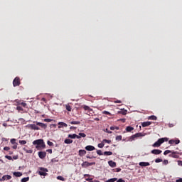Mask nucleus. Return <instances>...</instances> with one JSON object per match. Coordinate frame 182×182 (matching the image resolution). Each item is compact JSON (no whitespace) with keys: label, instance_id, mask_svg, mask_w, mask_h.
<instances>
[{"label":"nucleus","instance_id":"f257e3e1","mask_svg":"<svg viewBox=\"0 0 182 182\" xmlns=\"http://www.w3.org/2000/svg\"><path fill=\"white\" fill-rule=\"evenodd\" d=\"M33 146H36V149L39 150L41 147L42 149H45L46 145H45V141H43V139H37L33 141Z\"/></svg>","mask_w":182,"mask_h":182},{"label":"nucleus","instance_id":"f03ea898","mask_svg":"<svg viewBox=\"0 0 182 182\" xmlns=\"http://www.w3.org/2000/svg\"><path fill=\"white\" fill-rule=\"evenodd\" d=\"M164 141H168V138H161L158 139L152 146L153 147H160Z\"/></svg>","mask_w":182,"mask_h":182},{"label":"nucleus","instance_id":"7ed1b4c3","mask_svg":"<svg viewBox=\"0 0 182 182\" xmlns=\"http://www.w3.org/2000/svg\"><path fill=\"white\" fill-rule=\"evenodd\" d=\"M38 174L40 176H48V168H40V171H38Z\"/></svg>","mask_w":182,"mask_h":182},{"label":"nucleus","instance_id":"20e7f679","mask_svg":"<svg viewBox=\"0 0 182 182\" xmlns=\"http://www.w3.org/2000/svg\"><path fill=\"white\" fill-rule=\"evenodd\" d=\"M27 129H30L31 130H41L38 127H37L35 124H31L26 126Z\"/></svg>","mask_w":182,"mask_h":182},{"label":"nucleus","instance_id":"39448f33","mask_svg":"<svg viewBox=\"0 0 182 182\" xmlns=\"http://www.w3.org/2000/svg\"><path fill=\"white\" fill-rule=\"evenodd\" d=\"M95 164H96V162H87V161H85L82 164V167H84L85 168H86V167H89L90 166H95Z\"/></svg>","mask_w":182,"mask_h":182},{"label":"nucleus","instance_id":"423d86ee","mask_svg":"<svg viewBox=\"0 0 182 182\" xmlns=\"http://www.w3.org/2000/svg\"><path fill=\"white\" fill-rule=\"evenodd\" d=\"M19 85H21V81L19 80V77H16L13 81V85L16 87V86H19Z\"/></svg>","mask_w":182,"mask_h":182},{"label":"nucleus","instance_id":"0eeeda50","mask_svg":"<svg viewBox=\"0 0 182 182\" xmlns=\"http://www.w3.org/2000/svg\"><path fill=\"white\" fill-rule=\"evenodd\" d=\"M143 136V134L141 133H136L134 135H132L131 137H130V140L131 141H132V140H134L135 139H136L137 137H141Z\"/></svg>","mask_w":182,"mask_h":182},{"label":"nucleus","instance_id":"6e6552de","mask_svg":"<svg viewBox=\"0 0 182 182\" xmlns=\"http://www.w3.org/2000/svg\"><path fill=\"white\" fill-rule=\"evenodd\" d=\"M12 178V176L11 175H4L2 176L1 178H0V181H5V180H11Z\"/></svg>","mask_w":182,"mask_h":182},{"label":"nucleus","instance_id":"1a4fd4ad","mask_svg":"<svg viewBox=\"0 0 182 182\" xmlns=\"http://www.w3.org/2000/svg\"><path fill=\"white\" fill-rule=\"evenodd\" d=\"M161 150L160 149H153L151 153L152 154H155V155H159V154H161Z\"/></svg>","mask_w":182,"mask_h":182},{"label":"nucleus","instance_id":"9d476101","mask_svg":"<svg viewBox=\"0 0 182 182\" xmlns=\"http://www.w3.org/2000/svg\"><path fill=\"white\" fill-rule=\"evenodd\" d=\"M38 156L40 159H45L46 157V152L45 151L38 152Z\"/></svg>","mask_w":182,"mask_h":182},{"label":"nucleus","instance_id":"9b49d317","mask_svg":"<svg viewBox=\"0 0 182 182\" xmlns=\"http://www.w3.org/2000/svg\"><path fill=\"white\" fill-rule=\"evenodd\" d=\"M174 143H175V144H178L180 143V140L179 139H176V140L171 139L168 141L169 144H174Z\"/></svg>","mask_w":182,"mask_h":182},{"label":"nucleus","instance_id":"f8f14e48","mask_svg":"<svg viewBox=\"0 0 182 182\" xmlns=\"http://www.w3.org/2000/svg\"><path fill=\"white\" fill-rule=\"evenodd\" d=\"M62 127H68V124L65 122H58V129H62Z\"/></svg>","mask_w":182,"mask_h":182},{"label":"nucleus","instance_id":"ddd939ff","mask_svg":"<svg viewBox=\"0 0 182 182\" xmlns=\"http://www.w3.org/2000/svg\"><path fill=\"white\" fill-rule=\"evenodd\" d=\"M95 149V146L92 145H88L85 146V150H87V151H93V150Z\"/></svg>","mask_w":182,"mask_h":182},{"label":"nucleus","instance_id":"4468645a","mask_svg":"<svg viewBox=\"0 0 182 182\" xmlns=\"http://www.w3.org/2000/svg\"><path fill=\"white\" fill-rule=\"evenodd\" d=\"M139 164L141 167H147L148 166H150V163L149 162H140Z\"/></svg>","mask_w":182,"mask_h":182},{"label":"nucleus","instance_id":"2eb2a0df","mask_svg":"<svg viewBox=\"0 0 182 182\" xmlns=\"http://www.w3.org/2000/svg\"><path fill=\"white\" fill-rule=\"evenodd\" d=\"M150 124H151V122H144L141 123L142 127H147L150 126Z\"/></svg>","mask_w":182,"mask_h":182},{"label":"nucleus","instance_id":"dca6fc26","mask_svg":"<svg viewBox=\"0 0 182 182\" xmlns=\"http://www.w3.org/2000/svg\"><path fill=\"white\" fill-rule=\"evenodd\" d=\"M78 154L79 156H80V157H82V156H85V154H86V151L83 149H80L78 151Z\"/></svg>","mask_w":182,"mask_h":182},{"label":"nucleus","instance_id":"f3484780","mask_svg":"<svg viewBox=\"0 0 182 182\" xmlns=\"http://www.w3.org/2000/svg\"><path fill=\"white\" fill-rule=\"evenodd\" d=\"M108 164L110 167L114 168L116 167V162L113 161H108Z\"/></svg>","mask_w":182,"mask_h":182},{"label":"nucleus","instance_id":"a211bd4d","mask_svg":"<svg viewBox=\"0 0 182 182\" xmlns=\"http://www.w3.org/2000/svg\"><path fill=\"white\" fill-rule=\"evenodd\" d=\"M169 156L170 157H173V159H177L178 157L176 151H172Z\"/></svg>","mask_w":182,"mask_h":182},{"label":"nucleus","instance_id":"6ab92c4d","mask_svg":"<svg viewBox=\"0 0 182 182\" xmlns=\"http://www.w3.org/2000/svg\"><path fill=\"white\" fill-rule=\"evenodd\" d=\"M36 125L40 126V127H42L43 129H46L47 127L46 124L41 122H36Z\"/></svg>","mask_w":182,"mask_h":182},{"label":"nucleus","instance_id":"aec40b11","mask_svg":"<svg viewBox=\"0 0 182 182\" xmlns=\"http://www.w3.org/2000/svg\"><path fill=\"white\" fill-rule=\"evenodd\" d=\"M64 143H65V144H72V143H73V140L66 139H65Z\"/></svg>","mask_w":182,"mask_h":182},{"label":"nucleus","instance_id":"412c9836","mask_svg":"<svg viewBox=\"0 0 182 182\" xmlns=\"http://www.w3.org/2000/svg\"><path fill=\"white\" fill-rule=\"evenodd\" d=\"M13 174L15 177H22V173L21 172H14Z\"/></svg>","mask_w":182,"mask_h":182},{"label":"nucleus","instance_id":"4be33fe9","mask_svg":"<svg viewBox=\"0 0 182 182\" xmlns=\"http://www.w3.org/2000/svg\"><path fill=\"white\" fill-rule=\"evenodd\" d=\"M126 130L127 132H133V130H134V128H133V127L129 126V127H127Z\"/></svg>","mask_w":182,"mask_h":182},{"label":"nucleus","instance_id":"5701e85b","mask_svg":"<svg viewBox=\"0 0 182 182\" xmlns=\"http://www.w3.org/2000/svg\"><path fill=\"white\" fill-rule=\"evenodd\" d=\"M149 120H157V117L152 115L148 117Z\"/></svg>","mask_w":182,"mask_h":182},{"label":"nucleus","instance_id":"b1692460","mask_svg":"<svg viewBox=\"0 0 182 182\" xmlns=\"http://www.w3.org/2000/svg\"><path fill=\"white\" fill-rule=\"evenodd\" d=\"M65 108H66V110H68V112H72V107H70L69 104L65 105Z\"/></svg>","mask_w":182,"mask_h":182},{"label":"nucleus","instance_id":"393cba45","mask_svg":"<svg viewBox=\"0 0 182 182\" xmlns=\"http://www.w3.org/2000/svg\"><path fill=\"white\" fill-rule=\"evenodd\" d=\"M97 146H98L99 149H103V147H105V143L103 142V141H102V142L98 144Z\"/></svg>","mask_w":182,"mask_h":182},{"label":"nucleus","instance_id":"a878e982","mask_svg":"<svg viewBox=\"0 0 182 182\" xmlns=\"http://www.w3.org/2000/svg\"><path fill=\"white\" fill-rule=\"evenodd\" d=\"M114 181H117V178H112L106 181V182H114Z\"/></svg>","mask_w":182,"mask_h":182},{"label":"nucleus","instance_id":"bb28decb","mask_svg":"<svg viewBox=\"0 0 182 182\" xmlns=\"http://www.w3.org/2000/svg\"><path fill=\"white\" fill-rule=\"evenodd\" d=\"M113 154V152L112 151H105L104 152V156H112Z\"/></svg>","mask_w":182,"mask_h":182},{"label":"nucleus","instance_id":"cd10ccee","mask_svg":"<svg viewBox=\"0 0 182 182\" xmlns=\"http://www.w3.org/2000/svg\"><path fill=\"white\" fill-rule=\"evenodd\" d=\"M83 109H84V110H88V111L92 110V109H90V107H89L87 105H84Z\"/></svg>","mask_w":182,"mask_h":182},{"label":"nucleus","instance_id":"c85d7f7f","mask_svg":"<svg viewBox=\"0 0 182 182\" xmlns=\"http://www.w3.org/2000/svg\"><path fill=\"white\" fill-rule=\"evenodd\" d=\"M169 153H173V151H171V150H166V151L164 152V156H167V154H169Z\"/></svg>","mask_w":182,"mask_h":182},{"label":"nucleus","instance_id":"c756f323","mask_svg":"<svg viewBox=\"0 0 182 182\" xmlns=\"http://www.w3.org/2000/svg\"><path fill=\"white\" fill-rule=\"evenodd\" d=\"M70 123V124H80V122H79V121H72Z\"/></svg>","mask_w":182,"mask_h":182},{"label":"nucleus","instance_id":"7c9ffc66","mask_svg":"<svg viewBox=\"0 0 182 182\" xmlns=\"http://www.w3.org/2000/svg\"><path fill=\"white\" fill-rule=\"evenodd\" d=\"M68 137L70 139H76V134H69Z\"/></svg>","mask_w":182,"mask_h":182},{"label":"nucleus","instance_id":"2f4dec72","mask_svg":"<svg viewBox=\"0 0 182 182\" xmlns=\"http://www.w3.org/2000/svg\"><path fill=\"white\" fill-rule=\"evenodd\" d=\"M57 180H60L61 181H65V178H63L62 176H57Z\"/></svg>","mask_w":182,"mask_h":182},{"label":"nucleus","instance_id":"473e14b6","mask_svg":"<svg viewBox=\"0 0 182 182\" xmlns=\"http://www.w3.org/2000/svg\"><path fill=\"white\" fill-rule=\"evenodd\" d=\"M29 181V177L23 178L21 179V182H27Z\"/></svg>","mask_w":182,"mask_h":182},{"label":"nucleus","instance_id":"72a5a7b5","mask_svg":"<svg viewBox=\"0 0 182 182\" xmlns=\"http://www.w3.org/2000/svg\"><path fill=\"white\" fill-rule=\"evenodd\" d=\"M11 144H18V143H16V139H11Z\"/></svg>","mask_w":182,"mask_h":182},{"label":"nucleus","instance_id":"f704fd0d","mask_svg":"<svg viewBox=\"0 0 182 182\" xmlns=\"http://www.w3.org/2000/svg\"><path fill=\"white\" fill-rule=\"evenodd\" d=\"M103 143H107L108 144H110V143H112L111 140H107V139H104L102 140Z\"/></svg>","mask_w":182,"mask_h":182},{"label":"nucleus","instance_id":"c9c22d12","mask_svg":"<svg viewBox=\"0 0 182 182\" xmlns=\"http://www.w3.org/2000/svg\"><path fill=\"white\" fill-rule=\"evenodd\" d=\"M97 154L98 156H103V152H102V150H97Z\"/></svg>","mask_w":182,"mask_h":182},{"label":"nucleus","instance_id":"e433bc0d","mask_svg":"<svg viewBox=\"0 0 182 182\" xmlns=\"http://www.w3.org/2000/svg\"><path fill=\"white\" fill-rule=\"evenodd\" d=\"M119 127H110V130H119Z\"/></svg>","mask_w":182,"mask_h":182},{"label":"nucleus","instance_id":"4c0bfd02","mask_svg":"<svg viewBox=\"0 0 182 182\" xmlns=\"http://www.w3.org/2000/svg\"><path fill=\"white\" fill-rule=\"evenodd\" d=\"M16 110H18V112H22L23 110V108H22V107L21 106H18L16 107Z\"/></svg>","mask_w":182,"mask_h":182},{"label":"nucleus","instance_id":"58836bf2","mask_svg":"<svg viewBox=\"0 0 182 182\" xmlns=\"http://www.w3.org/2000/svg\"><path fill=\"white\" fill-rule=\"evenodd\" d=\"M19 144L21 145L26 144V140H20Z\"/></svg>","mask_w":182,"mask_h":182},{"label":"nucleus","instance_id":"ea45409f","mask_svg":"<svg viewBox=\"0 0 182 182\" xmlns=\"http://www.w3.org/2000/svg\"><path fill=\"white\" fill-rule=\"evenodd\" d=\"M163 161V159L158 158L155 160V163H161Z\"/></svg>","mask_w":182,"mask_h":182},{"label":"nucleus","instance_id":"a19ab883","mask_svg":"<svg viewBox=\"0 0 182 182\" xmlns=\"http://www.w3.org/2000/svg\"><path fill=\"white\" fill-rule=\"evenodd\" d=\"M79 136H80V138L81 137L85 138V137H86V134H85V133H79Z\"/></svg>","mask_w":182,"mask_h":182},{"label":"nucleus","instance_id":"79ce46f5","mask_svg":"<svg viewBox=\"0 0 182 182\" xmlns=\"http://www.w3.org/2000/svg\"><path fill=\"white\" fill-rule=\"evenodd\" d=\"M121 113H122V114H127V110H126V109H122V111H121Z\"/></svg>","mask_w":182,"mask_h":182},{"label":"nucleus","instance_id":"37998d69","mask_svg":"<svg viewBox=\"0 0 182 182\" xmlns=\"http://www.w3.org/2000/svg\"><path fill=\"white\" fill-rule=\"evenodd\" d=\"M163 164H164L165 166H167V164H168V160L167 159L164 160Z\"/></svg>","mask_w":182,"mask_h":182},{"label":"nucleus","instance_id":"c03bdc74","mask_svg":"<svg viewBox=\"0 0 182 182\" xmlns=\"http://www.w3.org/2000/svg\"><path fill=\"white\" fill-rule=\"evenodd\" d=\"M26 153L32 154V153H33V150H32V149H27V150H26Z\"/></svg>","mask_w":182,"mask_h":182},{"label":"nucleus","instance_id":"a18cd8bd","mask_svg":"<svg viewBox=\"0 0 182 182\" xmlns=\"http://www.w3.org/2000/svg\"><path fill=\"white\" fill-rule=\"evenodd\" d=\"M115 139L116 140L120 141L122 140V136L121 135L117 136Z\"/></svg>","mask_w":182,"mask_h":182},{"label":"nucleus","instance_id":"49530a36","mask_svg":"<svg viewBox=\"0 0 182 182\" xmlns=\"http://www.w3.org/2000/svg\"><path fill=\"white\" fill-rule=\"evenodd\" d=\"M4 150H5V151H8L9 150H11V148L9 146H5Z\"/></svg>","mask_w":182,"mask_h":182},{"label":"nucleus","instance_id":"de8ad7c7","mask_svg":"<svg viewBox=\"0 0 182 182\" xmlns=\"http://www.w3.org/2000/svg\"><path fill=\"white\" fill-rule=\"evenodd\" d=\"M47 144H48V146H53V142H51L50 141H47Z\"/></svg>","mask_w":182,"mask_h":182},{"label":"nucleus","instance_id":"09e8293b","mask_svg":"<svg viewBox=\"0 0 182 182\" xmlns=\"http://www.w3.org/2000/svg\"><path fill=\"white\" fill-rule=\"evenodd\" d=\"M44 122H47L48 123H50V122H52V119H45Z\"/></svg>","mask_w":182,"mask_h":182},{"label":"nucleus","instance_id":"8fccbe9b","mask_svg":"<svg viewBox=\"0 0 182 182\" xmlns=\"http://www.w3.org/2000/svg\"><path fill=\"white\" fill-rule=\"evenodd\" d=\"M13 149H14V150H16V149H18V144H14V145L13 146Z\"/></svg>","mask_w":182,"mask_h":182},{"label":"nucleus","instance_id":"3c124183","mask_svg":"<svg viewBox=\"0 0 182 182\" xmlns=\"http://www.w3.org/2000/svg\"><path fill=\"white\" fill-rule=\"evenodd\" d=\"M105 132L106 133H109V134H112V131H109L108 129H105Z\"/></svg>","mask_w":182,"mask_h":182},{"label":"nucleus","instance_id":"603ef678","mask_svg":"<svg viewBox=\"0 0 182 182\" xmlns=\"http://www.w3.org/2000/svg\"><path fill=\"white\" fill-rule=\"evenodd\" d=\"M5 157H6V159H7L8 160H12V156H6Z\"/></svg>","mask_w":182,"mask_h":182},{"label":"nucleus","instance_id":"864d4df0","mask_svg":"<svg viewBox=\"0 0 182 182\" xmlns=\"http://www.w3.org/2000/svg\"><path fill=\"white\" fill-rule=\"evenodd\" d=\"M117 182H126L124 180H123L122 178H119L117 181Z\"/></svg>","mask_w":182,"mask_h":182},{"label":"nucleus","instance_id":"5fc2aeb1","mask_svg":"<svg viewBox=\"0 0 182 182\" xmlns=\"http://www.w3.org/2000/svg\"><path fill=\"white\" fill-rule=\"evenodd\" d=\"M21 106H23V107H26V103L21 102Z\"/></svg>","mask_w":182,"mask_h":182},{"label":"nucleus","instance_id":"6e6d98bb","mask_svg":"<svg viewBox=\"0 0 182 182\" xmlns=\"http://www.w3.org/2000/svg\"><path fill=\"white\" fill-rule=\"evenodd\" d=\"M178 166H182V161H178Z\"/></svg>","mask_w":182,"mask_h":182},{"label":"nucleus","instance_id":"4d7b16f0","mask_svg":"<svg viewBox=\"0 0 182 182\" xmlns=\"http://www.w3.org/2000/svg\"><path fill=\"white\" fill-rule=\"evenodd\" d=\"M87 159H95V156H87Z\"/></svg>","mask_w":182,"mask_h":182},{"label":"nucleus","instance_id":"13d9d810","mask_svg":"<svg viewBox=\"0 0 182 182\" xmlns=\"http://www.w3.org/2000/svg\"><path fill=\"white\" fill-rule=\"evenodd\" d=\"M176 181V182H182V178H180L179 179H177Z\"/></svg>","mask_w":182,"mask_h":182},{"label":"nucleus","instance_id":"bf43d9fd","mask_svg":"<svg viewBox=\"0 0 182 182\" xmlns=\"http://www.w3.org/2000/svg\"><path fill=\"white\" fill-rule=\"evenodd\" d=\"M114 103H122L120 100H115L114 101Z\"/></svg>","mask_w":182,"mask_h":182},{"label":"nucleus","instance_id":"052dcab7","mask_svg":"<svg viewBox=\"0 0 182 182\" xmlns=\"http://www.w3.org/2000/svg\"><path fill=\"white\" fill-rule=\"evenodd\" d=\"M116 171H117V173H119V171H122V169H121L120 168H117L116 169Z\"/></svg>","mask_w":182,"mask_h":182},{"label":"nucleus","instance_id":"680f3d73","mask_svg":"<svg viewBox=\"0 0 182 182\" xmlns=\"http://www.w3.org/2000/svg\"><path fill=\"white\" fill-rule=\"evenodd\" d=\"M119 120H120V122H122L123 123H124L126 122V119H120Z\"/></svg>","mask_w":182,"mask_h":182},{"label":"nucleus","instance_id":"e2e57ef3","mask_svg":"<svg viewBox=\"0 0 182 182\" xmlns=\"http://www.w3.org/2000/svg\"><path fill=\"white\" fill-rule=\"evenodd\" d=\"M47 151L48 153H50V154H52V149H48Z\"/></svg>","mask_w":182,"mask_h":182},{"label":"nucleus","instance_id":"0e129e2a","mask_svg":"<svg viewBox=\"0 0 182 182\" xmlns=\"http://www.w3.org/2000/svg\"><path fill=\"white\" fill-rule=\"evenodd\" d=\"M104 114H110V112H107V111H104Z\"/></svg>","mask_w":182,"mask_h":182},{"label":"nucleus","instance_id":"69168bd1","mask_svg":"<svg viewBox=\"0 0 182 182\" xmlns=\"http://www.w3.org/2000/svg\"><path fill=\"white\" fill-rule=\"evenodd\" d=\"M75 139H80V135H79V134L77 135V134H76Z\"/></svg>","mask_w":182,"mask_h":182},{"label":"nucleus","instance_id":"338daca9","mask_svg":"<svg viewBox=\"0 0 182 182\" xmlns=\"http://www.w3.org/2000/svg\"><path fill=\"white\" fill-rule=\"evenodd\" d=\"M3 126H4V127H6V126H8V124H7L6 123H4V124H3Z\"/></svg>","mask_w":182,"mask_h":182},{"label":"nucleus","instance_id":"774afa93","mask_svg":"<svg viewBox=\"0 0 182 182\" xmlns=\"http://www.w3.org/2000/svg\"><path fill=\"white\" fill-rule=\"evenodd\" d=\"M70 130H72V129H76V127H70Z\"/></svg>","mask_w":182,"mask_h":182}]
</instances>
